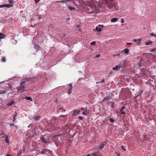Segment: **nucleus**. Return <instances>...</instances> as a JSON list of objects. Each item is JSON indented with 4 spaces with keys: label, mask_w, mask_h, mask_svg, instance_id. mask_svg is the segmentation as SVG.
I'll return each instance as SVG.
<instances>
[{
    "label": "nucleus",
    "mask_w": 156,
    "mask_h": 156,
    "mask_svg": "<svg viewBox=\"0 0 156 156\" xmlns=\"http://www.w3.org/2000/svg\"><path fill=\"white\" fill-rule=\"evenodd\" d=\"M26 90V88L23 85L21 84L20 87L18 88V91L21 93H23Z\"/></svg>",
    "instance_id": "obj_1"
},
{
    "label": "nucleus",
    "mask_w": 156,
    "mask_h": 156,
    "mask_svg": "<svg viewBox=\"0 0 156 156\" xmlns=\"http://www.w3.org/2000/svg\"><path fill=\"white\" fill-rule=\"evenodd\" d=\"M126 108L125 106H122L121 108L119 111L120 112L121 114L125 115L126 114L125 112L126 111Z\"/></svg>",
    "instance_id": "obj_2"
},
{
    "label": "nucleus",
    "mask_w": 156,
    "mask_h": 156,
    "mask_svg": "<svg viewBox=\"0 0 156 156\" xmlns=\"http://www.w3.org/2000/svg\"><path fill=\"white\" fill-rule=\"evenodd\" d=\"M40 140L45 144H47L48 142V140L43 136L41 137Z\"/></svg>",
    "instance_id": "obj_3"
},
{
    "label": "nucleus",
    "mask_w": 156,
    "mask_h": 156,
    "mask_svg": "<svg viewBox=\"0 0 156 156\" xmlns=\"http://www.w3.org/2000/svg\"><path fill=\"white\" fill-rule=\"evenodd\" d=\"M107 142L106 141L103 142L100 146L99 148L100 149H102L106 145Z\"/></svg>",
    "instance_id": "obj_4"
},
{
    "label": "nucleus",
    "mask_w": 156,
    "mask_h": 156,
    "mask_svg": "<svg viewBox=\"0 0 156 156\" xmlns=\"http://www.w3.org/2000/svg\"><path fill=\"white\" fill-rule=\"evenodd\" d=\"M37 77H34V76L31 77L30 78H27L26 79V82H29L32 81V80L36 78Z\"/></svg>",
    "instance_id": "obj_5"
},
{
    "label": "nucleus",
    "mask_w": 156,
    "mask_h": 156,
    "mask_svg": "<svg viewBox=\"0 0 156 156\" xmlns=\"http://www.w3.org/2000/svg\"><path fill=\"white\" fill-rule=\"evenodd\" d=\"M68 9L71 11H73L76 10V9L75 8L71 6L70 5H68L67 6Z\"/></svg>",
    "instance_id": "obj_6"
},
{
    "label": "nucleus",
    "mask_w": 156,
    "mask_h": 156,
    "mask_svg": "<svg viewBox=\"0 0 156 156\" xmlns=\"http://www.w3.org/2000/svg\"><path fill=\"white\" fill-rule=\"evenodd\" d=\"M41 118L40 116H37L34 117H33L32 119L35 121H38Z\"/></svg>",
    "instance_id": "obj_7"
},
{
    "label": "nucleus",
    "mask_w": 156,
    "mask_h": 156,
    "mask_svg": "<svg viewBox=\"0 0 156 156\" xmlns=\"http://www.w3.org/2000/svg\"><path fill=\"white\" fill-rule=\"evenodd\" d=\"M110 98L108 97V96L105 97L104 98L103 100L102 101V102H105V101H108L109 100Z\"/></svg>",
    "instance_id": "obj_8"
},
{
    "label": "nucleus",
    "mask_w": 156,
    "mask_h": 156,
    "mask_svg": "<svg viewBox=\"0 0 156 156\" xmlns=\"http://www.w3.org/2000/svg\"><path fill=\"white\" fill-rule=\"evenodd\" d=\"M14 103V101H10L7 104V105L9 106H11L13 105Z\"/></svg>",
    "instance_id": "obj_9"
},
{
    "label": "nucleus",
    "mask_w": 156,
    "mask_h": 156,
    "mask_svg": "<svg viewBox=\"0 0 156 156\" xmlns=\"http://www.w3.org/2000/svg\"><path fill=\"white\" fill-rule=\"evenodd\" d=\"M34 48L37 50H40L41 49L40 47L39 46V45L38 44H35L34 45Z\"/></svg>",
    "instance_id": "obj_10"
},
{
    "label": "nucleus",
    "mask_w": 156,
    "mask_h": 156,
    "mask_svg": "<svg viewBox=\"0 0 156 156\" xmlns=\"http://www.w3.org/2000/svg\"><path fill=\"white\" fill-rule=\"evenodd\" d=\"M120 67V65L116 66L115 67L112 68V69L114 70H116Z\"/></svg>",
    "instance_id": "obj_11"
},
{
    "label": "nucleus",
    "mask_w": 156,
    "mask_h": 156,
    "mask_svg": "<svg viewBox=\"0 0 156 156\" xmlns=\"http://www.w3.org/2000/svg\"><path fill=\"white\" fill-rule=\"evenodd\" d=\"M69 85L70 86L71 88L69 89L68 93L69 94H70L71 93L72 91V85L71 83L69 84Z\"/></svg>",
    "instance_id": "obj_12"
},
{
    "label": "nucleus",
    "mask_w": 156,
    "mask_h": 156,
    "mask_svg": "<svg viewBox=\"0 0 156 156\" xmlns=\"http://www.w3.org/2000/svg\"><path fill=\"white\" fill-rule=\"evenodd\" d=\"M95 30L98 32H100L102 31V28L101 27H96Z\"/></svg>",
    "instance_id": "obj_13"
},
{
    "label": "nucleus",
    "mask_w": 156,
    "mask_h": 156,
    "mask_svg": "<svg viewBox=\"0 0 156 156\" xmlns=\"http://www.w3.org/2000/svg\"><path fill=\"white\" fill-rule=\"evenodd\" d=\"M92 154L94 156H99L100 153L98 152H95L92 153Z\"/></svg>",
    "instance_id": "obj_14"
},
{
    "label": "nucleus",
    "mask_w": 156,
    "mask_h": 156,
    "mask_svg": "<svg viewBox=\"0 0 156 156\" xmlns=\"http://www.w3.org/2000/svg\"><path fill=\"white\" fill-rule=\"evenodd\" d=\"M25 98L27 100H30L32 101H33L32 98L30 97L26 96L25 97Z\"/></svg>",
    "instance_id": "obj_15"
},
{
    "label": "nucleus",
    "mask_w": 156,
    "mask_h": 156,
    "mask_svg": "<svg viewBox=\"0 0 156 156\" xmlns=\"http://www.w3.org/2000/svg\"><path fill=\"white\" fill-rule=\"evenodd\" d=\"M124 52L125 54L127 55L129 53V50L128 48H126L124 50Z\"/></svg>",
    "instance_id": "obj_16"
},
{
    "label": "nucleus",
    "mask_w": 156,
    "mask_h": 156,
    "mask_svg": "<svg viewBox=\"0 0 156 156\" xmlns=\"http://www.w3.org/2000/svg\"><path fill=\"white\" fill-rule=\"evenodd\" d=\"M5 141L7 144L9 143V139L8 136H7L5 137Z\"/></svg>",
    "instance_id": "obj_17"
},
{
    "label": "nucleus",
    "mask_w": 156,
    "mask_h": 156,
    "mask_svg": "<svg viewBox=\"0 0 156 156\" xmlns=\"http://www.w3.org/2000/svg\"><path fill=\"white\" fill-rule=\"evenodd\" d=\"M118 20V19L116 18H113L111 20V21L112 22H115Z\"/></svg>",
    "instance_id": "obj_18"
},
{
    "label": "nucleus",
    "mask_w": 156,
    "mask_h": 156,
    "mask_svg": "<svg viewBox=\"0 0 156 156\" xmlns=\"http://www.w3.org/2000/svg\"><path fill=\"white\" fill-rule=\"evenodd\" d=\"M12 5L10 4H5V7L9 8L12 7Z\"/></svg>",
    "instance_id": "obj_19"
},
{
    "label": "nucleus",
    "mask_w": 156,
    "mask_h": 156,
    "mask_svg": "<svg viewBox=\"0 0 156 156\" xmlns=\"http://www.w3.org/2000/svg\"><path fill=\"white\" fill-rule=\"evenodd\" d=\"M58 110L57 111V112H58L59 111H61V112H62V111H66L65 110H64L63 108L62 107L58 108Z\"/></svg>",
    "instance_id": "obj_20"
},
{
    "label": "nucleus",
    "mask_w": 156,
    "mask_h": 156,
    "mask_svg": "<svg viewBox=\"0 0 156 156\" xmlns=\"http://www.w3.org/2000/svg\"><path fill=\"white\" fill-rule=\"evenodd\" d=\"M7 90H0V94H2L6 93Z\"/></svg>",
    "instance_id": "obj_21"
},
{
    "label": "nucleus",
    "mask_w": 156,
    "mask_h": 156,
    "mask_svg": "<svg viewBox=\"0 0 156 156\" xmlns=\"http://www.w3.org/2000/svg\"><path fill=\"white\" fill-rule=\"evenodd\" d=\"M111 107L113 108H115V106L114 102H111Z\"/></svg>",
    "instance_id": "obj_22"
},
{
    "label": "nucleus",
    "mask_w": 156,
    "mask_h": 156,
    "mask_svg": "<svg viewBox=\"0 0 156 156\" xmlns=\"http://www.w3.org/2000/svg\"><path fill=\"white\" fill-rule=\"evenodd\" d=\"M109 121L110 122L112 123L113 124L115 122V120L111 118L109 119Z\"/></svg>",
    "instance_id": "obj_23"
},
{
    "label": "nucleus",
    "mask_w": 156,
    "mask_h": 156,
    "mask_svg": "<svg viewBox=\"0 0 156 156\" xmlns=\"http://www.w3.org/2000/svg\"><path fill=\"white\" fill-rule=\"evenodd\" d=\"M22 150L21 149H20L18 152V154L17 155H18V156H21V154H22Z\"/></svg>",
    "instance_id": "obj_24"
},
{
    "label": "nucleus",
    "mask_w": 156,
    "mask_h": 156,
    "mask_svg": "<svg viewBox=\"0 0 156 156\" xmlns=\"http://www.w3.org/2000/svg\"><path fill=\"white\" fill-rule=\"evenodd\" d=\"M82 114L83 115H87L88 114V113L86 112L83 111L82 112Z\"/></svg>",
    "instance_id": "obj_25"
},
{
    "label": "nucleus",
    "mask_w": 156,
    "mask_h": 156,
    "mask_svg": "<svg viewBox=\"0 0 156 156\" xmlns=\"http://www.w3.org/2000/svg\"><path fill=\"white\" fill-rule=\"evenodd\" d=\"M57 119H58V118L54 116H53L52 117V118L51 119V121L56 120Z\"/></svg>",
    "instance_id": "obj_26"
},
{
    "label": "nucleus",
    "mask_w": 156,
    "mask_h": 156,
    "mask_svg": "<svg viewBox=\"0 0 156 156\" xmlns=\"http://www.w3.org/2000/svg\"><path fill=\"white\" fill-rule=\"evenodd\" d=\"M15 126V124L14 123H11L10 124V127L12 128L13 129V127Z\"/></svg>",
    "instance_id": "obj_27"
},
{
    "label": "nucleus",
    "mask_w": 156,
    "mask_h": 156,
    "mask_svg": "<svg viewBox=\"0 0 156 156\" xmlns=\"http://www.w3.org/2000/svg\"><path fill=\"white\" fill-rule=\"evenodd\" d=\"M156 51V47L151 49L150 51H151V52H155Z\"/></svg>",
    "instance_id": "obj_28"
},
{
    "label": "nucleus",
    "mask_w": 156,
    "mask_h": 156,
    "mask_svg": "<svg viewBox=\"0 0 156 156\" xmlns=\"http://www.w3.org/2000/svg\"><path fill=\"white\" fill-rule=\"evenodd\" d=\"M4 38V35L0 33V39H3Z\"/></svg>",
    "instance_id": "obj_29"
},
{
    "label": "nucleus",
    "mask_w": 156,
    "mask_h": 156,
    "mask_svg": "<svg viewBox=\"0 0 156 156\" xmlns=\"http://www.w3.org/2000/svg\"><path fill=\"white\" fill-rule=\"evenodd\" d=\"M56 2H62L63 3H66V2L64 0L63 1H57Z\"/></svg>",
    "instance_id": "obj_30"
},
{
    "label": "nucleus",
    "mask_w": 156,
    "mask_h": 156,
    "mask_svg": "<svg viewBox=\"0 0 156 156\" xmlns=\"http://www.w3.org/2000/svg\"><path fill=\"white\" fill-rule=\"evenodd\" d=\"M2 62H5L6 61V59L5 57H3L2 59Z\"/></svg>",
    "instance_id": "obj_31"
},
{
    "label": "nucleus",
    "mask_w": 156,
    "mask_h": 156,
    "mask_svg": "<svg viewBox=\"0 0 156 156\" xmlns=\"http://www.w3.org/2000/svg\"><path fill=\"white\" fill-rule=\"evenodd\" d=\"M66 115H60L58 118H64L65 117Z\"/></svg>",
    "instance_id": "obj_32"
},
{
    "label": "nucleus",
    "mask_w": 156,
    "mask_h": 156,
    "mask_svg": "<svg viewBox=\"0 0 156 156\" xmlns=\"http://www.w3.org/2000/svg\"><path fill=\"white\" fill-rule=\"evenodd\" d=\"M96 44L95 41H94L90 43V44L91 45H94Z\"/></svg>",
    "instance_id": "obj_33"
},
{
    "label": "nucleus",
    "mask_w": 156,
    "mask_h": 156,
    "mask_svg": "<svg viewBox=\"0 0 156 156\" xmlns=\"http://www.w3.org/2000/svg\"><path fill=\"white\" fill-rule=\"evenodd\" d=\"M151 41L148 42L146 43V45H149L151 44Z\"/></svg>",
    "instance_id": "obj_34"
},
{
    "label": "nucleus",
    "mask_w": 156,
    "mask_h": 156,
    "mask_svg": "<svg viewBox=\"0 0 156 156\" xmlns=\"http://www.w3.org/2000/svg\"><path fill=\"white\" fill-rule=\"evenodd\" d=\"M121 147L122 148L124 151H126V149H125V147H124V146H121Z\"/></svg>",
    "instance_id": "obj_35"
},
{
    "label": "nucleus",
    "mask_w": 156,
    "mask_h": 156,
    "mask_svg": "<svg viewBox=\"0 0 156 156\" xmlns=\"http://www.w3.org/2000/svg\"><path fill=\"white\" fill-rule=\"evenodd\" d=\"M113 95L112 94H110L108 96L109 98L111 99L112 98L113 96Z\"/></svg>",
    "instance_id": "obj_36"
},
{
    "label": "nucleus",
    "mask_w": 156,
    "mask_h": 156,
    "mask_svg": "<svg viewBox=\"0 0 156 156\" xmlns=\"http://www.w3.org/2000/svg\"><path fill=\"white\" fill-rule=\"evenodd\" d=\"M74 113L76 114H78V111H77V110H74Z\"/></svg>",
    "instance_id": "obj_37"
},
{
    "label": "nucleus",
    "mask_w": 156,
    "mask_h": 156,
    "mask_svg": "<svg viewBox=\"0 0 156 156\" xmlns=\"http://www.w3.org/2000/svg\"><path fill=\"white\" fill-rule=\"evenodd\" d=\"M87 109V108H81V109L82 110V111H85L86 110V109Z\"/></svg>",
    "instance_id": "obj_38"
},
{
    "label": "nucleus",
    "mask_w": 156,
    "mask_h": 156,
    "mask_svg": "<svg viewBox=\"0 0 156 156\" xmlns=\"http://www.w3.org/2000/svg\"><path fill=\"white\" fill-rule=\"evenodd\" d=\"M79 119L80 120H82L83 119V118L81 116H80L79 117Z\"/></svg>",
    "instance_id": "obj_39"
},
{
    "label": "nucleus",
    "mask_w": 156,
    "mask_h": 156,
    "mask_svg": "<svg viewBox=\"0 0 156 156\" xmlns=\"http://www.w3.org/2000/svg\"><path fill=\"white\" fill-rule=\"evenodd\" d=\"M41 0H35V2L36 4L38 3Z\"/></svg>",
    "instance_id": "obj_40"
},
{
    "label": "nucleus",
    "mask_w": 156,
    "mask_h": 156,
    "mask_svg": "<svg viewBox=\"0 0 156 156\" xmlns=\"http://www.w3.org/2000/svg\"><path fill=\"white\" fill-rule=\"evenodd\" d=\"M141 41V39H139L138 40V41L137 42V44H140V41Z\"/></svg>",
    "instance_id": "obj_41"
},
{
    "label": "nucleus",
    "mask_w": 156,
    "mask_h": 156,
    "mask_svg": "<svg viewBox=\"0 0 156 156\" xmlns=\"http://www.w3.org/2000/svg\"><path fill=\"white\" fill-rule=\"evenodd\" d=\"M9 2L10 4L12 5V3L13 2V1L12 0H9Z\"/></svg>",
    "instance_id": "obj_42"
},
{
    "label": "nucleus",
    "mask_w": 156,
    "mask_h": 156,
    "mask_svg": "<svg viewBox=\"0 0 156 156\" xmlns=\"http://www.w3.org/2000/svg\"><path fill=\"white\" fill-rule=\"evenodd\" d=\"M100 56H101V55L100 54H98V55H97L95 56V58H99Z\"/></svg>",
    "instance_id": "obj_43"
},
{
    "label": "nucleus",
    "mask_w": 156,
    "mask_h": 156,
    "mask_svg": "<svg viewBox=\"0 0 156 156\" xmlns=\"http://www.w3.org/2000/svg\"><path fill=\"white\" fill-rule=\"evenodd\" d=\"M5 4L0 5V8L5 7Z\"/></svg>",
    "instance_id": "obj_44"
},
{
    "label": "nucleus",
    "mask_w": 156,
    "mask_h": 156,
    "mask_svg": "<svg viewBox=\"0 0 156 156\" xmlns=\"http://www.w3.org/2000/svg\"><path fill=\"white\" fill-rule=\"evenodd\" d=\"M26 82V81H23L20 83V85L21 84L23 85Z\"/></svg>",
    "instance_id": "obj_45"
},
{
    "label": "nucleus",
    "mask_w": 156,
    "mask_h": 156,
    "mask_svg": "<svg viewBox=\"0 0 156 156\" xmlns=\"http://www.w3.org/2000/svg\"><path fill=\"white\" fill-rule=\"evenodd\" d=\"M124 19L122 18L121 19V23H124Z\"/></svg>",
    "instance_id": "obj_46"
},
{
    "label": "nucleus",
    "mask_w": 156,
    "mask_h": 156,
    "mask_svg": "<svg viewBox=\"0 0 156 156\" xmlns=\"http://www.w3.org/2000/svg\"><path fill=\"white\" fill-rule=\"evenodd\" d=\"M140 95V94H139V95H136V96H135L134 97V98H137V97Z\"/></svg>",
    "instance_id": "obj_47"
},
{
    "label": "nucleus",
    "mask_w": 156,
    "mask_h": 156,
    "mask_svg": "<svg viewBox=\"0 0 156 156\" xmlns=\"http://www.w3.org/2000/svg\"><path fill=\"white\" fill-rule=\"evenodd\" d=\"M140 95V94H139V95H136V96H135L134 97V98H137V97Z\"/></svg>",
    "instance_id": "obj_48"
},
{
    "label": "nucleus",
    "mask_w": 156,
    "mask_h": 156,
    "mask_svg": "<svg viewBox=\"0 0 156 156\" xmlns=\"http://www.w3.org/2000/svg\"><path fill=\"white\" fill-rule=\"evenodd\" d=\"M71 0H64L66 2H66H70L71 1Z\"/></svg>",
    "instance_id": "obj_49"
},
{
    "label": "nucleus",
    "mask_w": 156,
    "mask_h": 156,
    "mask_svg": "<svg viewBox=\"0 0 156 156\" xmlns=\"http://www.w3.org/2000/svg\"><path fill=\"white\" fill-rule=\"evenodd\" d=\"M16 117V115H15L13 118V121L14 122V121L15 120V117Z\"/></svg>",
    "instance_id": "obj_50"
},
{
    "label": "nucleus",
    "mask_w": 156,
    "mask_h": 156,
    "mask_svg": "<svg viewBox=\"0 0 156 156\" xmlns=\"http://www.w3.org/2000/svg\"><path fill=\"white\" fill-rule=\"evenodd\" d=\"M45 153V152L44 151H41V154H44Z\"/></svg>",
    "instance_id": "obj_51"
},
{
    "label": "nucleus",
    "mask_w": 156,
    "mask_h": 156,
    "mask_svg": "<svg viewBox=\"0 0 156 156\" xmlns=\"http://www.w3.org/2000/svg\"><path fill=\"white\" fill-rule=\"evenodd\" d=\"M105 82V80L104 79H102V80L101 81V83H104Z\"/></svg>",
    "instance_id": "obj_52"
},
{
    "label": "nucleus",
    "mask_w": 156,
    "mask_h": 156,
    "mask_svg": "<svg viewBox=\"0 0 156 156\" xmlns=\"http://www.w3.org/2000/svg\"><path fill=\"white\" fill-rule=\"evenodd\" d=\"M133 41L134 42H137V40L136 39H134Z\"/></svg>",
    "instance_id": "obj_53"
},
{
    "label": "nucleus",
    "mask_w": 156,
    "mask_h": 156,
    "mask_svg": "<svg viewBox=\"0 0 156 156\" xmlns=\"http://www.w3.org/2000/svg\"><path fill=\"white\" fill-rule=\"evenodd\" d=\"M101 83V81H99V82H96V83L97 84H98V83Z\"/></svg>",
    "instance_id": "obj_54"
},
{
    "label": "nucleus",
    "mask_w": 156,
    "mask_h": 156,
    "mask_svg": "<svg viewBox=\"0 0 156 156\" xmlns=\"http://www.w3.org/2000/svg\"><path fill=\"white\" fill-rule=\"evenodd\" d=\"M6 156H12L11 154H7Z\"/></svg>",
    "instance_id": "obj_55"
},
{
    "label": "nucleus",
    "mask_w": 156,
    "mask_h": 156,
    "mask_svg": "<svg viewBox=\"0 0 156 156\" xmlns=\"http://www.w3.org/2000/svg\"><path fill=\"white\" fill-rule=\"evenodd\" d=\"M121 54V53H119V54H118L116 55H117V56H120V55Z\"/></svg>",
    "instance_id": "obj_56"
},
{
    "label": "nucleus",
    "mask_w": 156,
    "mask_h": 156,
    "mask_svg": "<svg viewBox=\"0 0 156 156\" xmlns=\"http://www.w3.org/2000/svg\"><path fill=\"white\" fill-rule=\"evenodd\" d=\"M86 156H90V154H88L86 155Z\"/></svg>",
    "instance_id": "obj_57"
},
{
    "label": "nucleus",
    "mask_w": 156,
    "mask_h": 156,
    "mask_svg": "<svg viewBox=\"0 0 156 156\" xmlns=\"http://www.w3.org/2000/svg\"><path fill=\"white\" fill-rule=\"evenodd\" d=\"M151 35H152V36H154V34H152V33L151 34Z\"/></svg>",
    "instance_id": "obj_58"
},
{
    "label": "nucleus",
    "mask_w": 156,
    "mask_h": 156,
    "mask_svg": "<svg viewBox=\"0 0 156 156\" xmlns=\"http://www.w3.org/2000/svg\"><path fill=\"white\" fill-rule=\"evenodd\" d=\"M117 156H120V154H117Z\"/></svg>",
    "instance_id": "obj_59"
},
{
    "label": "nucleus",
    "mask_w": 156,
    "mask_h": 156,
    "mask_svg": "<svg viewBox=\"0 0 156 156\" xmlns=\"http://www.w3.org/2000/svg\"><path fill=\"white\" fill-rule=\"evenodd\" d=\"M127 44H129H129H130L131 43H127Z\"/></svg>",
    "instance_id": "obj_60"
},
{
    "label": "nucleus",
    "mask_w": 156,
    "mask_h": 156,
    "mask_svg": "<svg viewBox=\"0 0 156 156\" xmlns=\"http://www.w3.org/2000/svg\"><path fill=\"white\" fill-rule=\"evenodd\" d=\"M4 81L2 82H0V84H1V83H4Z\"/></svg>",
    "instance_id": "obj_61"
},
{
    "label": "nucleus",
    "mask_w": 156,
    "mask_h": 156,
    "mask_svg": "<svg viewBox=\"0 0 156 156\" xmlns=\"http://www.w3.org/2000/svg\"><path fill=\"white\" fill-rule=\"evenodd\" d=\"M31 125H29L28 126V128H30V126Z\"/></svg>",
    "instance_id": "obj_62"
},
{
    "label": "nucleus",
    "mask_w": 156,
    "mask_h": 156,
    "mask_svg": "<svg viewBox=\"0 0 156 156\" xmlns=\"http://www.w3.org/2000/svg\"><path fill=\"white\" fill-rule=\"evenodd\" d=\"M41 17L40 16H39V19H41Z\"/></svg>",
    "instance_id": "obj_63"
},
{
    "label": "nucleus",
    "mask_w": 156,
    "mask_h": 156,
    "mask_svg": "<svg viewBox=\"0 0 156 156\" xmlns=\"http://www.w3.org/2000/svg\"><path fill=\"white\" fill-rule=\"evenodd\" d=\"M80 25H78L77 26V27H80Z\"/></svg>",
    "instance_id": "obj_64"
}]
</instances>
